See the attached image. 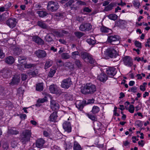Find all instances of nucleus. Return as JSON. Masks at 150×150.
Returning a JSON list of instances; mask_svg holds the SVG:
<instances>
[{
	"mask_svg": "<svg viewBox=\"0 0 150 150\" xmlns=\"http://www.w3.org/2000/svg\"><path fill=\"white\" fill-rule=\"evenodd\" d=\"M57 64L58 65V64H59L60 66H62L64 65V64L63 62H62V61L61 60H57Z\"/></svg>",
	"mask_w": 150,
	"mask_h": 150,
	"instance_id": "64",
	"label": "nucleus"
},
{
	"mask_svg": "<svg viewBox=\"0 0 150 150\" xmlns=\"http://www.w3.org/2000/svg\"><path fill=\"white\" fill-rule=\"evenodd\" d=\"M92 25L88 23H86L81 25L79 27L80 30L83 31L85 30H89L91 29Z\"/></svg>",
	"mask_w": 150,
	"mask_h": 150,
	"instance_id": "10",
	"label": "nucleus"
},
{
	"mask_svg": "<svg viewBox=\"0 0 150 150\" xmlns=\"http://www.w3.org/2000/svg\"><path fill=\"white\" fill-rule=\"evenodd\" d=\"M135 45L137 47L139 48L141 47V43L138 41H136L135 42Z\"/></svg>",
	"mask_w": 150,
	"mask_h": 150,
	"instance_id": "59",
	"label": "nucleus"
},
{
	"mask_svg": "<svg viewBox=\"0 0 150 150\" xmlns=\"http://www.w3.org/2000/svg\"><path fill=\"white\" fill-rule=\"evenodd\" d=\"M45 39L46 41L47 42H50L52 41V38L50 35H47L46 36Z\"/></svg>",
	"mask_w": 150,
	"mask_h": 150,
	"instance_id": "51",
	"label": "nucleus"
},
{
	"mask_svg": "<svg viewBox=\"0 0 150 150\" xmlns=\"http://www.w3.org/2000/svg\"><path fill=\"white\" fill-rule=\"evenodd\" d=\"M8 133L12 135H16L19 134V132L15 127H13L8 129Z\"/></svg>",
	"mask_w": 150,
	"mask_h": 150,
	"instance_id": "21",
	"label": "nucleus"
},
{
	"mask_svg": "<svg viewBox=\"0 0 150 150\" xmlns=\"http://www.w3.org/2000/svg\"><path fill=\"white\" fill-rule=\"evenodd\" d=\"M37 13L39 16L40 17H44L47 14V13L46 12L42 11H37Z\"/></svg>",
	"mask_w": 150,
	"mask_h": 150,
	"instance_id": "33",
	"label": "nucleus"
},
{
	"mask_svg": "<svg viewBox=\"0 0 150 150\" xmlns=\"http://www.w3.org/2000/svg\"><path fill=\"white\" fill-rule=\"evenodd\" d=\"M52 63L53 62L52 60L49 59L47 60L45 65L44 68L46 69L49 68L52 65Z\"/></svg>",
	"mask_w": 150,
	"mask_h": 150,
	"instance_id": "30",
	"label": "nucleus"
},
{
	"mask_svg": "<svg viewBox=\"0 0 150 150\" xmlns=\"http://www.w3.org/2000/svg\"><path fill=\"white\" fill-rule=\"evenodd\" d=\"M134 106L133 105H130L129 106V111L131 113H133L134 112Z\"/></svg>",
	"mask_w": 150,
	"mask_h": 150,
	"instance_id": "55",
	"label": "nucleus"
},
{
	"mask_svg": "<svg viewBox=\"0 0 150 150\" xmlns=\"http://www.w3.org/2000/svg\"><path fill=\"white\" fill-rule=\"evenodd\" d=\"M38 102H40L41 103H43L47 100V97L45 96L42 98H39L38 100Z\"/></svg>",
	"mask_w": 150,
	"mask_h": 150,
	"instance_id": "54",
	"label": "nucleus"
},
{
	"mask_svg": "<svg viewBox=\"0 0 150 150\" xmlns=\"http://www.w3.org/2000/svg\"><path fill=\"white\" fill-rule=\"evenodd\" d=\"M56 71L55 70L51 69L50 71L49 74L48 76L50 77H52L54 75Z\"/></svg>",
	"mask_w": 150,
	"mask_h": 150,
	"instance_id": "52",
	"label": "nucleus"
},
{
	"mask_svg": "<svg viewBox=\"0 0 150 150\" xmlns=\"http://www.w3.org/2000/svg\"><path fill=\"white\" fill-rule=\"evenodd\" d=\"M3 148L5 150H7L8 148V144L6 143H5L3 145Z\"/></svg>",
	"mask_w": 150,
	"mask_h": 150,
	"instance_id": "61",
	"label": "nucleus"
},
{
	"mask_svg": "<svg viewBox=\"0 0 150 150\" xmlns=\"http://www.w3.org/2000/svg\"><path fill=\"white\" fill-rule=\"evenodd\" d=\"M89 55L88 53L85 52L81 53V54L82 58L85 61H86L87 58Z\"/></svg>",
	"mask_w": 150,
	"mask_h": 150,
	"instance_id": "45",
	"label": "nucleus"
},
{
	"mask_svg": "<svg viewBox=\"0 0 150 150\" xmlns=\"http://www.w3.org/2000/svg\"><path fill=\"white\" fill-rule=\"evenodd\" d=\"M74 150H81L80 145L76 142H74Z\"/></svg>",
	"mask_w": 150,
	"mask_h": 150,
	"instance_id": "38",
	"label": "nucleus"
},
{
	"mask_svg": "<svg viewBox=\"0 0 150 150\" xmlns=\"http://www.w3.org/2000/svg\"><path fill=\"white\" fill-rule=\"evenodd\" d=\"M31 133L30 130H25L23 132L21 135V141L23 144L28 142L31 136Z\"/></svg>",
	"mask_w": 150,
	"mask_h": 150,
	"instance_id": "3",
	"label": "nucleus"
},
{
	"mask_svg": "<svg viewBox=\"0 0 150 150\" xmlns=\"http://www.w3.org/2000/svg\"><path fill=\"white\" fill-rule=\"evenodd\" d=\"M116 4L115 3H111L107 6L105 7L104 8V10L105 11H108L111 10L113 7L116 6Z\"/></svg>",
	"mask_w": 150,
	"mask_h": 150,
	"instance_id": "25",
	"label": "nucleus"
},
{
	"mask_svg": "<svg viewBox=\"0 0 150 150\" xmlns=\"http://www.w3.org/2000/svg\"><path fill=\"white\" fill-rule=\"evenodd\" d=\"M38 25L42 28L47 29L48 28L47 25L43 21H39L38 22Z\"/></svg>",
	"mask_w": 150,
	"mask_h": 150,
	"instance_id": "29",
	"label": "nucleus"
},
{
	"mask_svg": "<svg viewBox=\"0 0 150 150\" xmlns=\"http://www.w3.org/2000/svg\"><path fill=\"white\" fill-rule=\"evenodd\" d=\"M2 73V76L3 78H8L11 76L12 71L9 69H6L3 71Z\"/></svg>",
	"mask_w": 150,
	"mask_h": 150,
	"instance_id": "15",
	"label": "nucleus"
},
{
	"mask_svg": "<svg viewBox=\"0 0 150 150\" xmlns=\"http://www.w3.org/2000/svg\"><path fill=\"white\" fill-rule=\"evenodd\" d=\"M50 107L52 110L57 111L59 110V106L57 101L52 99L50 101Z\"/></svg>",
	"mask_w": 150,
	"mask_h": 150,
	"instance_id": "12",
	"label": "nucleus"
},
{
	"mask_svg": "<svg viewBox=\"0 0 150 150\" xmlns=\"http://www.w3.org/2000/svg\"><path fill=\"white\" fill-rule=\"evenodd\" d=\"M76 107L80 110H81L83 107V104L82 101L78 100L75 103Z\"/></svg>",
	"mask_w": 150,
	"mask_h": 150,
	"instance_id": "27",
	"label": "nucleus"
},
{
	"mask_svg": "<svg viewBox=\"0 0 150 150\" xmlns=\"http://www.w3.org/2000/svg\"><path fill=\"white\" fill-rule=\"evenodd\" d=\"M76 1H77L78 6H79V5H86V3L85 2L82 1L81 0H76Z\"/></svg>",
	"mask_w": 150,
	"mask_h": 150,
	"instance_id": "57",
	"label": "nucleus"
},
{
	"mask_svg": "<svg viewBox=\"0 0 150 150\" xmlns=\"http://www.w3.org/2000/svg\"><path fill=\"white\" fill-rule=\"evenodd\" d=\"M135 123L139 127H142L143 125L142 121L140 120H137L136 122Z\"/></svg>",
	"mask_w": 150,
	"mask_h": 150,
	"instance_id": "60",
	"label": "nucleus"
},
{
	"mask_svg": "<svg viewBox=\"0 0 150 150\" xmlns=\"http://www.w3.org/2000/svg\"><path fill=\"white\" fill-rule=\"evenodd\" d=\"M57 112L56 111L54 112L49 117V120L52 122H55L57 119Z\"/></svg>",
	"mask_w": 150,
	"mask_h": 150,
	"instance_id": "20",
	"label": "nucleus"
},
{
	"mask_svg": "<svg viewBox=\"0 0 150 150\" xmlns=\"http://www.w3.org/2000/svg\"><path fill=\"white\" fill-rule=\"evenodd\" d=\"M16 19L12 18L8 19L6 21L7 25L10 28H13L16 25Z\"/></svg>",
	"mask_w": 150,
	"mask_h": 150,
	"instance_id": "13",
	"label": "nucleus"
},
{
	"mask_svg": "<svg viewBox=\"0 0 150 150\" xmlns=\"http://www.w3.org/2000/svg\"><path fill=\"white\" fill-rule=\"evenodd\" d=\"M83 11L86 12L90 13L91 12V9L88 7H85L83 9Z\"/></svg>",
	"mask_w": 150,
	"mask_h": 150,
	"instance_id": "63",
	"label": "nucleus"
},
{
	"mask_svg": "<svg viewBox=\"0 0 150 150\" xmlns=\"http://www.w3.org/2000/svg\"><path fill=\"white\" fill-rule=\"evenodd\" d=\"M126 23V22L125 21L122 20H119L115 22V25L116 26L121 28L123 27L125 25Z\"/></svg>",
	"mask_w": 150,
	"mask_h": 150,
	"instance_id": "22",
	"label": "nucleus"
},
{
	"mask_svg": "<svg viewBox=\"0 0 150 150\" xmlns=\"http://www.w3.org/2000/svg\"><path fill=\"white\" fill-rule=\"evenodd\" d=\"M54 17L55 20L59 21L63 18V16L62 14L58 13L54 16Z\"/></svg>",
	"mask_w": 150,
	"mask_h": 150,
	"instance_id": "42",
	"label": "nucleus"
},
{
	"mask_svg": "<svg viewBox=\"0 0 150 150\" xmlns=\"http://www.w3.org/2000/svg\"><path fill=\"white\" fill-rule=\"evenodd\" d=\"M36 65L35 64H27V63L25 65L24 67L25 68L29 69L32 67H35Z\"/></svg>",
	"mask_w": 150,
	"mask_h": 150,
	"instance_id": "43",
	"label": "nucleus"
},
{
	"mask_svg": "<svg viewBox=\"0 0 150 150\" xmlns=\"http://www.w3.org/2000/svg\"><path fill=\"white\" fill-rule=\"evenodd\" d=\"M93 39L91 38H88L86 40L87 42L90 45H93L96 43V41L95 39L93 38Z\"/></svg>",
	"mask_w": 150,
	"mask_h": 150,
	"instance_id": "40",
	"label": "nucleus"
},
{
	"mask_svg": "<svg viewBox=\"0 0 150 150\" xmlns=\"http://www.w3.org/2000/svg\"><path fill=\"white\" fill-rule=\"evenodd\" d=\"M20 76L19 75H15L13 77L12 81L9 84L12 85L17 84L20 82Z\"/></svg>",
	"mask_w": 150,
	"mask_h": 150,
	"instance_id": "16",
	"label": "nucleus"
},
{
	"mask_svg": "<svg viewBox=\"0 0 150 150\" xmlns=\"http://www.w3.org/2000/svg\"><path fill=\"white\" fill-rule=\"evenodd\" d=\"M71 84V79L68 78L62 81V82L61 86L64 88H68Z\"/></svg>",
	"mask_w": 150,
	"mask_h": 150,
	"instance_id": "8",
	"label": "nucleus"
},
{
	"mask_svg": "<svg viewBox=\"0 0 150 150\" xmlns=\"http://www.w3.org/2000/svg\"><path fill=\"white\" fill-rule=\"evenodd\" d=\"M61 57L63 59H68L70 58V56L68 53H63L61 55Z\"/></svg>",
	"mask_w": 150,
	"mask_h": 150,
	"instance_id": "44",
	"label": "nucleus"
},
{
	"mask_svg": "<svg viewBox=\"0 0 150 150\" xmlns=\"http://www.w3.org/2000/svg\"><path fill=\"white\" fill-rule=\"evenodd\" d=\"M64 66L69 68L71 70L73 69H74V65L70 62H66L64 64Z\"/></svg>",
	"mask_w": 150,
	"mask_h": 150,
	"instance_id": "32",
	"label": "nucleus"
},
{
	"mask_svg": "<svg viewBox=\"0 0 150 150\" xmlns=\"http://www.w3.org/2000/svg\"><path fill=\"white\" fill-rule=\"evenodd\" d=\"M28 74L32 76L33 77L35 76L38 74V70L37 69H35L33 71L29 72Z\"/></svg>",
	"mask_w": 150,
	"mask_h": 150,
	"instance_id": "35",
	"label": "nucleus"
},
{
	"mask_svg": "<svg viewBox=\"0 0 150 150\" xmlns=\"http://www.w3.org/2000/svg\"><path fill=\"white\" fill-rule=\"evenodd\" d=\"M11 4L10 2H8L4 6V7L6 11H8V9L11 6Z\"/></svg>",
	"mask_w": 150,
	"mask_h": 150,
	"instance_id": "50",
	"label": "nucleus"
},
{
	"mask_svg": "<svg viewBox=\"0 0 150 150\" xmlns=\"http://www.w3.org/2000/svg\"><path fill=\"white\" fill-rule=\"evenodd\" d=\"M97 78L100 81L104 82L107 80L108 77L105 74L102 73L98 76Z\"/></svg>",
	"mask_w": 150,
	"mask_h": 150,
	"instance_id": "19",
	"label": "nucleus"
},
{
	"mask_svg": "<svg viewBox=\"0 0 150 150\" xmlns=\"http://www.w3.org/2000/svg\"><path fill=\"white\" fill-rule=\"evenodd\" d=\"M14 58L11 56L7 57L5 59V62L8 64H11L14 62Z\"/></svg>",
	"mask_w": 150,
	"mask_h": 150,
	"instance_id": "24",
	"label": "nucleus"
},
{
	"mask_svg": "<svg viewBox=\"0 0 150 150\" xmlns=\"http://www.w3.org/2000/svg\"><path fill=\"white\" fill-rule=\"evenodd\" d=\"M63 128L65 132H70L71 131V127L70 123L69 122H65L63 124Z\"/></svg>",
	"mask_w": 150,
	"mask_h": 150,
	"instance_id": "14",
	"label": "nucleus"
},
{
	"mask_svg": "<svg viewBox=\"0 0 150 150\" xmlns=\"http://www.w3.org/2000/svg\"><path fill=\"white\" fill-rule=\"evenodd\" d=\"M75 35L79 38H80L83 35V33L80 32H76L74 33Z\"/></svg>",
	"mask_w": 150,
	"mask_h": 150,
	"instance_id": "53",
	"label": "nucleus"
},
{
	"mask_svg": "<svg viewBox=\"0 0 150 150\" xmlns=\"http://www.w3.org/2000/svg\"><path fill=\"white\" fill-rule=\"evenodd\" d=\"M13 54L15 55H18L21 54V50L18 47H15L13 49Z\"/></svg>",
	"mask_w": 150,
	"mask_h": 150,
	"instance_id": "28",
	"label": "nucleus"
},
{
	"mask_svg": "<svg viewBox=\"0 0 150 150\" xmlns=\"http://www.w3.org/2000/svg\"><path fill=\"white\" fill-rule=\"evenodd\" d=\"M65 6L69 7L71 10H77L79 7L77 1L76 0H70L66 4Z\"/></svg>",
	"mask_w": 150,
	"mask_h": 150,
	"instance_id": "4",
	"label": "nucleus"
},
{
	"mask_svg": "<svg viewBox=\"0 0 150 150\" xmlns=\"http://www.w3.org/2000/svg\"><path fill=\"white\" fill-rule=\"evenodd\" d=\"M119 37L117 35L110 36L108 37V42L113 45L118 44L120 42Z\"/></svg>",
	"mask_w": 150,
	"mask_h": 150,
	"instance_id": "6",
	"label": "nucleus"
},
{
	"mask_svg": "<svg viewBox=\"0 0 150 150\" xmlns=\"http://www.w3.org/2000/svg\"><path fill=\"white\" fill-rule=\"evenodd\" d=\"M85 61L92 64L94 62V60L91 56L89 54L87 58L86 61Z\"/></svg>",
	"mask_w": 150,
	"mask_h": 150,
	"instance_id": "46",
	"label": "nucleus"
},
{
	"mask_svg": "<svg viewBox=\"0 0 150 150\" xmlns=\"http://www.w3.org/2000/svg\"><path fill=\"white\" fill-rule=\"evenodd\" d=\"M117 71L116 68L113 67H108L106 69V73L110 77H113L116 74Z\"/></svg>",
	"mask_w": 150,
	"mask_h": 150,
	"instance_id": "11",
	"label": "nucleus"
},
{
	"mask_svg": "<svg viewBox=\"0 0 150 150\" xmlns=\"http://www.w3.org/2000/svg\"><path fill=\"white\" fill-rule=\"evenodd\" d=\"M17 145V143L15 141H13L11 142V146L13 148L15 147Z\"/></svg>",
	"mask_w": 150,
	"mask_h": 150,
	"instance_id": "62",
	"label": "nucleus"
},
{
	"mask_svg": "<svg viewBox=\"0 0 150 150\" xmlns=\"http://www.w3.org/2000/svg\"><path fill=\"white\" fill-rule=\"evenodd\" d=\"M21 79L22 81H25L27 79V75L24 74H21Z\"/></svg>",
	"mask_w": 150,
	"mask_h": 150,
	"instance_id": "58",
	"label": "nucleus"
},
{
	"mask_svg": "<svg viewBox=\"0 0 150 150\" xmlns=\"http://www.w3.org/2000/svg\"><path fill=\"white\" fill-rule=\"evenodd\" d=\"M108 17L110 20L115 21L117 19L118 16L116 14H111L109 15Z\"/></svg>",
	"mask_w": 150,
	"mask_h": 150,
	"instance_id": "41",
	"label": "nucleus"
},
{
	"mask_svg": "<svg viewBox=\"0 0 150 150\" xmlns=\"http://www.w3.org/2000/svg\"><path fill=\"white\" fill-rule=\"evenodd\" d=\"M95 86L91 83H87L81 90V92L84 94H92L96 91Z\"/></svg>",
	"mask_w": 150,
	"mask_h": 150,
	"instance_id": "1",
	"label": "nucleus"
},
{
	"mask_svg": "<svg viewBox=\"0 0 150 150\" xmlns=\"http://www.w3.org/2000/svg\"><path fill=\"white\" fill-rule=\"evenodd\" d=\"M65 97L66 99L68 100H72L73 99L72 96L69 94H66Z\"/></svg>",
	"mask_w": 150,
	"mask_h": 150,
	"instance_id": "56",
	"label": "nucleus"
},
{
	"mask_svg": "<svg viewBox=\"0 0 150 150\" xmlns=\"http://www.w3.org/2000/svg\"><path fill=\"white\" fill-rule=\"evenodd\" d=\"M49 90L53 93H56L58 91L57 86L54 85H52L50 86Z\"/></svg>",
	"mask_w": 150,
	"mask_h": 150,
	"instance_id": "26",
	"label": "nucleus"
},
{
	"mask_svg": "<svg viewBox=\"0 0 150 150\" xmlns=\"http://www.w3.org/2000/svg\"><path fill=\"white\" fill-rule=\"evenodd\" d=\"M7 90L3 86H0V98L1 99L5 98L6 96Z\"/></svg>",
	"mask_w": 150,
	"mask_h": 150,
	"instance_id": "17",
	"label": "nucleus"
},
{
	"mask_svg": "<svg viewBox=\"0 0 150 150\" xmlns=\"http://www.w3.org/2000/svg\"><path fill=\"white\" fill-rule=\"evenodd\" d=\"M79 56V54L78 51L72 52L71 57L74 59H76L77 57Z\"/></svg>",
	"mask_w": 150,
	"mask_h": 150,
	"instance_id": "39",
	"label": "nucleus"
},
{
	"mask_svg": "<svg viewBox=\"0 0 150 150\" xmlns=\"http://www.w3.org/2000/svg\"><path fill=\"white\" fill-rule=\"evenodd\" d=\"M100 30L102 32L105 33H108L111 31L110 29L104 26H102L100 28Z\"/></svg>",
	"mask_w": 150,
	"mask_h": 150,
	"instance_id": "37",
	"label": "nucleus"
},
{
	"mask_svg": "<svg viewBox=\"0 0 150 150\" xmlns=\"http://www.w3.org/2000/svg\"><path fill=\"white\" fill-rule=\"evenodd\" d=\"M123 61L125 65L130 67L133 64V61L131 57L128 56H125L122 58Z\"/></svg>",
	"mask_w": 150,
	"mask_h": 150,
	"instance_id": "7",
	"label": "nucleus"
},
{
	"mask_svg": "<svg viewBox=\"0 0 150 150\" xmlns=\"http://www.w3.org/2000/svg\"><path fill=\"white\" fill-rule=\"evenodd\" d=\"M100 111L99 108L97 106H94L93 107L91 112L93 114L98 113Z\"/></svg>",
	"mask_w": 150,
	"mask_h": 150,
	"instance_id": "36",
	"label": "nucleus"
},
{
	"mask_svg": "<svg viewBox=\"0 0 150 150\" xmlns=\"http://www.w3.org/2000/svg\"><path fill=\"white\" fill-rule=\"evenodd\" d=\"M19 64L18 65H21V66H25V65L27 63V62L26 60H23L21 61V60H19L18 61Z\"/></svg>",
	"mask_w": 150,
	"mask_h": 150,
	"instance_id": "49",
	"label": "nucleus"
},
{
	"mask_svg": "<svg viewBox=\"0 0 150 150\" xmlns=\"http://www.w3.org/2000/svg\"><path fill=\"white\" fill-rule=\"evenodd\" d=\"M105 54L111 58H114L118 55L117 49L116 47L108 48L105 52Z\"/></svg>",
	"mask_w": 150,
	"mask_h": 150,
	"instance_id": "2",
	"label": "nucleus"
},
{
	"mask_svg": "<svg viewBox=\"0 0 150 150\" xmlns=\"http://www.w3.org/2000/svg\"><path fill=\"white\" fill-rule=\"evenodd\" d=\"M75 65L76 67L79 69H81L83 66L82 62L79 60H76L74 62Z\"/></svg>",
	"mask_w": 150,
	"mask_h": 150,
	"instance_id": "31",
	"label": "nucleus"
},
{
	"mask_svg": "<svg viewBox=\"0 0 150 150\" xmlns=\"http://www.w3.org/2000/svg\"><path fill=\"white\" fill-rule=\"evenodd\" d=\"M35 55L38 58H43L47 56L46 52L42 50L39 49L36 51L35 52Z\"/></svg>",
	"mask_w": 150,
	"mask_h": 150,
	"instance_id": "9",
	"label": "nucleus"
},
{
	"mask_svg": "<svg viewBox=\"0 0 150 150\" xmlns=\"http://www.w3.org/2000/svg\"><path fill=\"white\" fill-rule=\"evenodd\" d=\"M59 8L58 4L52 1L49 2L47 5L48 10L52 12L56 11Z\"/></svg>",
	"mask_w": 150,
	"mask_h": 150,
	"instance_id": "5",
	"label": "nucleus"
},
{
	"mask_svg": "<svg viewBox=\"0 0 150 150\" xmlns=\"http://www.w3.org/2000/svg\"><path fill=\"white\" fill-rule=\"evenodd\" d=\"M44 143V141L42 138L38 139L36 142V146L39 148H41L43 146Z\"/></svg>",
	"mask_w": 150,
	"mask_h": 150,
	"instance_id": "23",
	"label": "nucleus"
},
{
	"mask_svg": "<svg viewBox=\"0 0 150 150\" xmlns=\"http://www.w3.org/2000/svg\"><path fill=\"white\" fill-rule=\"evenodd\" d=\"M32 40L39 45H43L44 41L40 38L37 36H33L32 38Z\"/></svg>",
	"mask_w": 150,
	"mask_h": 150,
	"instance_id": "18",
	"label": "nucleus"
},
{
	"mask_svg": "<svg viewBox=\"0 0 150 150\" xmlns=\"http://www.w3.org/2000/svg\"><path fill=\"white\" fill-rule=\"evenodd\" d=\"M134 6L136 7L139 8L140 6V4L138 0H134L132 2Z\"/></svg>",
	"mask_w": 150,
	"mask_h": 150,
	"instance_id": "47",
	"label": "nucleus"
},
{
	"mask_svg": "<svg viewBox=\"0 0 150 150\" xmlns=\"http://www.w3.org/2000/svg\"><path fill=\"white\" fill-rule=\"evenodd\" d=\"M87 116L89 118L93 121H96L97 120V118L93 115L87 114Z\"/></svg>",
	"mask_w": 150,
	"mask_h": 150,
	"instance_id": "48",
	"label": "nucleus"
},
{
	"mask_svg": "<svg viewBox=\"0 0 150 150\" xmlns=\"http://www.w3.org/2000/svg\"><path fill=\"white\" fill-rule=\"evenodd\" d=\"M43 85L42 83H38L36 85V90L37 91H41L43 90Z\"/></svg>",
	"mask_w": 150,
	"mask_h": 150,
	"instance_id": "34",
	"label": "nucleus"
}]
</instances>
